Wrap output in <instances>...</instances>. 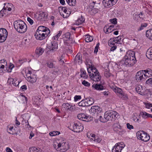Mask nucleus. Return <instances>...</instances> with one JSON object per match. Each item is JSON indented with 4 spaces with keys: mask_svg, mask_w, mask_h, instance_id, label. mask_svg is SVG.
<instances>
[{
    "mask_svg": "<svg viewBox=\"0 0 152 152\" xmlns=\"http://www.w3.org/2000/svg\"><path fill=\"white\" fill-rule=\"evenodd\" d=\"M14 26L15 29L20 33H24L27 30L26 25L23 20H19L15 21L14 23Z\"/></svg>",
    "mask_w": 152,
    "mask_h": 152,
    "instance_id": "f257e3e1",
    "label": "nucleus"
},
{
    "mask_svg": "<svg viewBox=\"0 0 152 152\" xmlns=\"http://www.w3.org/2000/svg\"><path fill=\"white\" fill-rule=\"evenodd\" d=\"M118 113L114 111L110 110L106 111L104 113V118L100 120L102 122H105L108 121H112L113 119L115 120L118 116Z\"/></svg>",
    "mask_w": 152,
    "mask_h": 152,
    "instance_id": "f03ea898",
    "label": "nucleus"
},
{
    "mask_svg": "<svg viewBox=\"0 0 152 152\" xmlns=\"http://www.w3.org/2000/svg\"><path fill=\"white\" fill-rule=\"evenodd\" d=\"M136 60L130 59L127 56H124L122 60L119 63V64L121 66H133L136 63Z\"/></svg>",
    "mask_w": 152,
    "mask_h": 152,
    "instance_id": "7ed1b4c3",
    "label": "nucleus"
},
{
    "mask_svg": "<svg viewBox=\"0 0 152 152\" xmlns=\"http://www.w3.org/2000/svg\"><path fill=\"white\" fill-rule=\"evenodd\" d=\"M136 135L138 139L144 142H147L150 139L149 134L143 131L137 132L136 133Z\"/></svg>",
    "mask_w": 152,
    "mask_h": 152,
    "instance_id": "20e7f679",
    "label": "nucleus"
},
{
    "mask_svg": "<svg viewBox=\"0 0 152 152\" xmlns=\"http://www.w3.org/2000/svg\"><path fill=\"white\" fill-rule=\"evenodd\" d=\"M58 9L60 15L62 16L63 18H67L70 14V12L69 11H68L66 7H59Z\"/></svg>",
    "mask_w": 152,
    "mask_h": 152,
    "instance_id": "39448f33",
    "label": "nucleus"
},
{
    "mask_svg": "<svg viewBox=\"0 0 152 152\" xmlns=\"http://www.w3.org/2000/svg\"><path fill=\"white\" fill-rule=\"evenodd\" d=\"M70 127L73 131L76 132H80L83 129V125L80 124H77L76 123H74L73 125L70 126Z\"/></svg>",
    "mask_w": 152,
    "mask_h": 152,
    "instance_id": "423d86ee",
    "label": "nucleus"
},
{
    "mask_svg": "<svg viewBox=\"0 0 152 152\" xmlns=\"http://www.w3.org/2000/svg\"><path fill=\"white\" fill-rule=\"evenodd\" d=\"M57 146V149L60 148V151L61 152H65L69 148L68 143L64 142L58 143Z\"/></svg>",
    "mask_w": 152,
    "mask_h": 152,
    "instance_id": "0eeeda50",
    "label": "nucleus"
},
{
    "mask_svg": "<svg viewBox=\"0 0 152 152\" xmlns=\"http://www.w3.org/2000/svg\"><path fill=\"white\" fill-rule=\"evenodd\" d=\"M117 0H103L102 3L106 7H110L114 5Z\"/></svg>",
    "mask_w": 152,
    "mask_h": 152,
    "instance_id": "6e6552de",
    "label": "nucleus"
},
{
    "mask_svg": "<svg viewBox=\"0 0 152 152\" xmlns=\"http://www.w3.org/2000/svg\"><path fill=\"white\" fill-rule=\"evenodd\" d=\"M123 145L120 142L116 144L112 149V152H121L124 146H124H122Z\"/></svg>",
    "mask_w": 152,
    "mask_h": 152,
    "instance_id": "1a4fd4ad",
    "label": "nucleus"
},
{
    "mask_svg": "<svg viewBox=\"0 0 152 152\" xmlns=\"http://www.w3.org/2000/svg\"><path fill=\"white\" fill-rule=\"evenodd\" d=\"M45 35L46 34L39 32V31H37L35 33L34 36L36 39L41 40L44 39L46 37Z\"/></svg>",
    "mask_w": 152,
    "mask_h": 152,
    "instance_id": "9d476101",
    "label": "nucleus"
},
{
    "mask_svg": "<svg viewBox=\"0 0 152 152\" xmlns=\"http://www.w3.org/2000/svg\"><path fill=\"white\" fill-rule=\"evenodd\" d=\"M102 109L98 106H93L91 107L90 112L93 114H98L102 111Z\"/></svg>",
    "mask_w": 152,
    "mask_h": 152,
    "instance_id": "9b49d317",
    "label": "nucleus"
},
{
    "mask_svg": "<svg viewBox=\"0 0 152 152\" xmlns=\"http://www.w3.org/2000/svg\"><path fill=\"white\" fill-rule=\"evenodd\" d=\"M77 118L83 121H88L90 120L89 117L84 113H80L77 115Z\"/></svg>",
    "mask_w": 152,
    "mask_h": 152,
    "instance_id": "f8f14e48",
    "label": "nucleus"
},
{
    "mask_svg": "<svg viewBox=\"0 0 152 152\" xmlns=\"http://www.w3.org/2000/svg\"><path fill=\"white\" fill-rule=\"evenodd\" d=\"M89 75L91 77H92V79H93V80L95 81H99L101 78V76L99 72L96 73H95L92 75L91 74H89Z\"/></svg>",
    "mask_w": 152,
    "mask_h": 152,
    "instance_id": "ddd939ff",
    "label": "nucleus"
},
{
    "mask_svg": "<svg viewBox=\"0 0 152 152\" xmlns=\"http://www.w3.org/2000/svg\"><path fill=\"white\" fill-rule=\"evenodd\" d=\"M51 46L50 47L49 49L51 52L56 51L58 48V44L55 41L51 42Z\"/></svg>",
    "mask_w": 152,
    "mask_h": 152,
    "instance_id": "4468645a",
    "label": "nucleus"
},
{
    "mask_svg": "<svg viewBox=\"0 0 152 152\" xmlns=\"http://www.w3.org/2000/svg\"><path fill=\"white\" fill-rule=\"evenodd\" d=\"M143 75L144 72L143 70L137 72L135 77L136 80L137 81H140L143 78Z\"/></svg>",
    "mask_w": 152,
    "mask_h": 152,
    "instance_id": "2eb2a0df",
    "label": "nucleus"
},
{
    "mask_svg": "<svg viewBox=\"0 0 152 152\" xmlns=\"http://www.w3.org/2000/svg\"><path fill=\"white\" fill-rule=\"evenodd\" d=\"M92 87L97 91H101L105 89V87L101 84H94L92 86Z\"/></svg>",
    "mask_w": 152,
    "mask_h": 152,
    "instance_id": "dca6fc26",
    "label": "nucleus"
},
{
    "mask_svg": "<svg viewBox=\"0 0 152 152\" xmlns=\"http://www.w3.org/2000/svg\"><path fill=\"white\" fill-rule=\"evenodd\" d=\"M135 53L134 51H129L127 52L125 56H127V57H129L130 59L136 60L135 57Z\"/></svg>",
    "mask_w": 152,
    "mask_h": 152,
    "instance_id": "f3484780",
    "label": "nucleus"
},
{
    "mask_svg": "<svg viewBox=\"0 0 152 152\" xmlns=\"http://www.w3.org/2000/svg\"><path fill=\"white\" fill-rule=\"evenodd\" d=\"M75 61L78 62L79 64H81L82 62V55L81 53H78L75 56Z\"/></svg>",
    "mask_w": 152,
    "mask_h": 152,
    "instance_id": "a211bd4d",
    "label": "nucleus"
},
{
    "mask_svg": "<svg viewBox=\"0 0 152 152\" xmlns=\"http://www.w3.org/2000/svg\"><path fill=\"white\" fill-rule=\"evenodd\" d=\"M144 75L145 77H148L152 76V70L150 69H148L146 70H143Z\"/></svg>",
    "mask_w": 152,
    "mask_h": 152,
    "instance_id": "6ab92c4d",
    "label": "nucleus"
},
{
    "mask_svg": "<svg viewBox=\"0 0 152 152\" xmlns=\"http://www.w3.org/2000/svg\"><path fill=\"white\" fill-rule=\"evenodd\" d=\"M114 131L116 132H120L121 130V126L118 123L114 124L113 125Z\"/></svg>",
    "mask_w": 152,
    "mask_h": 152,
    "instance_id": "aec40b11",
    "label": "nucleus"
},
{
    "mask_svg": "<svg viewBox=\"0 0 152 152\" xmlns=\"http://www.w3.org/2000/svg\"><path fill=\"white\" fill-rule=\"evenodd\" d=\"M146 55L148 59L152 60V47L148 49L146 52Z\"/></svg>",
    "mask_w": 152,
    "mask_h": 152,
    "instance_id": "412c9836",
    "label": "nucleus"
},
{
    "mask_svg": "<svg viewBox=\"0 0 152 152\" xmlns=\"http://www.w3.org/2000/svg\"><path fill=\"white\" fill-rule=\"evenodd\" d=\"M44 49L41 48H37L35 50V53L39 56L41 55L43 53Z\"/></svg>",
    "mask_w": 152,
    "mask_h": 152,
    "instance_id": "4be33fe9",
    "label": "nucleus"
},
{
    "mask_svg": "<svg viewBox=\"0 0 152 152\" xmlns=\"http://www.w3.org/2000/svg\"><path fill=\"white\" fill-rule=\"evenodd\" d=\"M65 37L64 38V43L67 44L68 45V43L67 42L69 40L70 37V33L69 32H67L65 34Z\"/></svg>",
    "mask_w": 152,
    "mask_h": 152,
    "instance_id": "5701e85b",
    "label": "nucleus"
},
{
    "mask_svg": "<svg viewBox=\"0 0 152 152\" xmlns=\"http://www.w3.org/2000/svg\"><path fill=\"white\" fill-rule=\"evenodd\" d=\"M0 35L7 37L8 35V32L7 30L4 28H0Z\"/></svg>",
    "mask_w": 152,
    "mask_h": 152,
    "instance_id": "b1692460",
    "label": "nucleus"
},
{
    "mask_svg": "<svg viewBox=\"0 0 152 152\" xmlns=\"http://www.w3.org/2000/svg\"><path fill=\"white\" fill-rule=\"evenodd\" d=\"M36 76L35 75H33L30 78H28L27 80L31 83H33L36 82L37 80Z\"/></svg>",
    "mask_w": 152,
    "mask_h": 152,
    "instance_id": "393cba45",
    "label": "nucleus"
},
{
    "mask_svg": "<svg viewBox=\"0 0 152 152\" xmlns=\"http://www.w3.org/2000/svg\"><path fill=\"white\" fill-rule=\"evenodd\" d=\"M86 101V99L82 100L80 102L78 103V104L79 106L82 107L88 106V104Z\"/></svg>",
    "mask_w": 152,
    "mask_h": 152,
    "instance_id": "a878e982",
    "label": "nucleus"
},
{
    "mask_svg": "<svg viewBox=\"0 0 152 152\" xmlns=\"http://www.w3.org/2000/svg\"><path fill=\"white\" fill-rule=\"evenodd\" d=\"M146 36L149 39L152 40V29L146 31Z\"/></svg>",
    "mask_w": 152,
    "mask_h": 152,
    "instance_id": "bb28decb",
    "label": "nucleus"
},
{
    "mask_svg": "<svg viewBox=\"0 0 152 152\" xmlns=\"http://www.w3.org/2000/svg\"><path fill=\"white\" fill-rule=\"evenodd\" d=\"M86 102H87L88 106L92 105L94 102V100L92 98H86Z\"/></svg>",
    "mask_w": 152,
    "mask_h": 152,
    "instance_id": "cd10ccee",
    "label": "nucleus"
},
{
    "mask_svg": "<svg viewBox=\"0 0 152 152\" xmlns=\"http://www.w3.org/2000/svg\"><path fill=\"white\" fill-rule=\"evenodd\" d=\"M85 19L83 18L82 16H81L80 18L78 19L76 22V25H79L83 23L85 21Z\"/></svg>",
    "mask_w": 152,
    "mask_h": 152,
    "instance_id": "c85d7f7f",
    "label": "nucleus"
},
{
    "mask_svg": "<svg viewBox=\"0 0 152 152\" xmlns=\"http://www.w3.org/2000/svg\"><path fill=\"white\" fill-rule=\"evenodd\" d=\"M118 96L123 100H126L128 99L127 94L124 92L122 93L121 94L118 95Z\"/></svg>",
    "mask_w": 152,
    "mask_h": 152,
    "instance_id": "c756f323",
    "label": "nucleus"
},
{
    "mask_svg": "<svg viewBox=\"0 0 152 152\" xmlns=\"http://www.w3.org/2000/svg\"><path fill=\"white\" fill-rule=\"evenodd\" d=\"M14 65L11 63L10 64V65L8 67V66H6V70L7 72H10L12 71V68L14 67Z\"/></svg>",
    "mask_w": 152,
    "mask_h": 152,
    "instance_id": "7c9ffc66",
    "label": "nucleus"
},
{
    "mask_svg": "<svg viewBox=\"0 0 152 152\" xmlns=\"http://www.w3.org/2000/svg\"><path fill=\"white\" fill-rule=\"evenodd\" d=\"M67 4L70 6H74L76 4V0H66Z\"/></svg>",
    "mask_w": 152,
    "mask_h": 152,
    "instance_id": "2f4dec72",
    "label": "nucleus"
},
{
    "mask_svg": "<svg viewBox=\"0 0 152 152\" xmlns=\"http://www.w3.org/2000/svg\"><path fill=\"white\" fill-rule=\"evenodd\" d=\"M136 91L139 94H140V93H142V86L139 85L137 86L135 88Z\"/></svg>",
    "mask_w": 152,
    "mask_h": 152,
    "instance_id": "473e14b6",
    "label": "nucleus"
},
{
    "mask_svg": "<svg viewBox=\"0 0 152 152\" xmlns=\"http://www.w3.org/2000/svg\"><path fill=\"white\" fill-rule=\"evenodd\" d=\"M93 37L89 35H86L85 41L87 42H90L93 40Z\"/></svg>",
    "mask_w": 152,
    "mask_h": 152,
    "instance_id": "72a5a7b5",
    "label": "nucleus"
},
{
    "mask_svg": "<svg viewBox=\"0 0 152 152\" xmlns=\"http://www.w3.org/2000/svg\"><path fill=\"white\" fill-rule=\"evenodd\" d=\"M9 129L10 132L8 131V132L9 134L13 135L16 133L13 126H10Z\"/></svg>",
    "mask_w": 152,
    "mask_h": 152,
    "instance_id": "f704fd0d",
    "label": "nucleus"
},
{
    "mask_svg": "<svg viewBox=\"0 0 152 152\" xmlns=\"http://www.w3.org/2000/svg\"><path fill=\"white\" fill-rule=\"evenodd\" d=\"M109 45L111 47V48L110 49L111 51H114L117 48V46L115 45V43L113 42L112 43V42L111 41L109 43Z\"/></svg>",
    "mask_w": 152,
    "mask_h": 152,
    "instance_id": "c9c22d12",
    "label": "nucleus"
},
{
    "mask_svg": "<svg viewBox=\"0 0 152 152\" xmlns=\"http://www.w3.org/2000/svg\"><path fill=\"white\" fill-rule=\"evenodd\" d=\"M114 91L115 93H117V94L118 96V95L121 94L123 92L121 89L117 87H116L115 88Z\"/></svg>",
    "mask_w": 152,
    "mask_h": 152,
    "instance_id": "e433bc0d",
    "label": "nucleus"
},
{
    "mask_svg": "<svg viewBox=\"0 0 152 152\" xmlns=\"http://www.w3.org/2000/svg\"><path fill=\"white\" fill-rule=\"evenodd\" d=\"M109 69L108 70L106 69L104 72V76L107 78L109 77L111 75V73L109 72Z\"/></svg>",
    "mask_w": 152,
    "mask_h": 152,
    "instance_id": "4c0bfd02",
    "label": "nucleus"
},
{
    "mask_svg": "<svg viewBox=\"0 0 152 152\" xmlns=\"http://www.w3.org/2000/svg\"><path fill=\"white\" fill-rule=\"evenodd\" d=\"M89 68H90V70L92 72V73L91 74V75L92 74H94V73H96L99 72L98 70L96 69V68L94 66H91L90 67H89Z\"/></svg>",
    "mask_w": 152,
    "mask_h": 152,
    "instance_id": "58836bf2",
    "label": "nucleus"
},
{
    "mask_svg": "<svg viewBox=\"0 0 152 152\" xmlns=\"http://www.w3.org/2000/svg\"><path fill=\"white\" fill-rule=\"evenodd\" d=\"M39 149L35 147L30 148L29 152H39Z\"/></svg>",
    "mask_w": 152,
    "mask_h": 152,
    "instance_id": "ea45409f",
    "label": "nucleus"
},
{
    "mask_svg": "<svg viewBox=\"0 0 152 152\" xmlns=\"http://www.w3.org/2000/svg\"><path fill=\"white\" fill-rule=\"evenodd\" d=\"M148 25L146 23H145L143 24H142L140 27L137 29V31H139L142 30H143L144 28L146 27Z\"/></svg>",
    "mask_w": 152,
    "mask_h": 152,
    "instance_id": "a19ab883",
    "label": "nucleus"
},
{
    "mask_svg": "<svg viewBox=\"0 0 152 152\" xmlns=\"http://www.w3.org/2000/svg\"><path fill=\"white\" fill-rule=\"evenodd\" d=\"M47 28L45 26H40L38 27L37 31H39V32L42 33V32H43L45 29H46V28Z\"/></svg>",
    "mask_w": 152,
    "mask_h": 152,
    "instance_id": "79ce46f5",
    "label": "nucleus"
},
{
    "mask_svg": "<svg viewBox=\"0 0 152 152\" xmlns=\"http://www.w3.org/2000/svg\"><path fill=\"white\" fill-rule=\"evenodd\" d=\"M62 33V31H59L58 33L55 36L53 37L52 38L53 40H57L59 37L61 35Z\"/></svg>",
    "mask_w": 152,
    "mask_h": 152,
    "instance_id": "37998d69",
    "label": "nucleus"
},
{
    "mask_svg": "<svg viewBox=\"0 0 152 152\" xmlns=\"http://www.w3.org/2000/svg\"><path fill=\"white\" fill-rule=\"evenodd\" d=\"M113 41H112V43L113 42L115 43H116L117 42L120 41L121 39V36H119L118 37H116L113 38Z\"/></svg>",
    "mask_w": 152,
    "mask_h": 152,
    "instance_id": "c03bdc74",
    "label": "nucleus"
},
{
    "mask_svg": "<svg viewBox=\"0 0 152 152\" xmlns=\"http://www.w3.org/2000/svg\"><path fill=\"white\" fill-rule=\"evenodd\" d=\"M140 114L143 118H148V113L146 112H140Z\"/></svg>",
    "mask_w": 152,
    "mask_h": 152,
    "instance_id": "a18cd8bd",
    "label": "nucleus"
},
{
    "mask_svg": "<svg viewBox=\"0 0 152 152\" xmlns=\"http://www.w3.org/2000/svg\"><path fill=\"white\" fill-rule=\"evenodd\" d=\"M60 134V132L57 131H53L50 132L49 133L50 135L52 136L58 135Z\"/></svg>",
    "mask_w": 152,
    "mask_h": 152,
    "instance_id": "49530a36",
    "label": "nucleus"
},
{
    "mask_svg": "<svg viewBox=\"0 0 152 152\" xmlns=\"http://www.w3.org/2000/svg\"><path fill=\"white\" fill-rule=\"evenodd\" d=\"M40 14L41 15V17H42V19H43L44 20L47 17V15L45 14V13L43 11L40 12Z\"/></svg>",
    "mask_w": 152,
    "mask_h": 152,
    "instance_id": "de8ad7c7",
    "label": "nucleus"
},
{
    "mask_svg": "<svg viewBox=\"0 0 152 152\" xmlns=\"http://www.w3.org/2000/svg\"><path fill=\"white\" fill-rule=\"evenodd\" d=\"M5 65L0 63V73L2 72L3 70L6 71V69H5Z\"/></svg>",
    "mask_w": 152,
    "mask_h": 152,
    "instance_id": "09e8293b",
    "label": "nucleus"
},
{
    "mask_svg": "<svg viewBox=\"0 0 152 152\" xmlns=\"http://www.w3.org/2000/svg\"><path fill=\"white\" fill-rule=\"evenodd\" d=\"M42 33L46 34V35H45V36H46L47 37L50 33V31L48 28H46V29H45V31H44L43 32H42Z\"/></svg>",
    "mask_w": 152,
    "mask_h": 152,
    "instance_id": "8fccbe9b",
    "label": "nucleus"
},
{
    "mask_svg": "<svg viewBox=\"0 0 152 152\" xmlns=\"http://www.w3.org/2000/svg\"><path fill=\"white\" fill-rule=\"evenodd\" d=\"M81 74L80 75L81 77L85 78H86L87 76H86V71L83 70H81Z\"/></svg>",
    "mask_w": 152,
    "mask_h": 152,
    "instance_id": "3c124183",
    "label": "nucleus"
},
{
    "mask_svg": "<svg viewBox=\"0 0 152 152\" xmlns=\"http://www.w3.org/2000/svg\"><path fill=\"white\" fill-rule=\"evenodd\" d=\"M7 37L0 35V42H3L6 39Z\"/></svg>",
    "mask_w": 152,
    "mask_h": 152,
    "instance_id": "603ef678",
    "label": "nucleus"
},
{
    "mask_svg": "<svg viewBox=\"0 0 152 152\" xmlns=\"http://www.w3.org/2000/svg\"><path fill=\"white\" fill-rule=\"evenodd\" d=\"M70 106V104L68 103H64L62 105V107L65 109L68 110V108Z\"/></svg>",
    "mask_w": 152,
    "mask_h": 152,
    "instance_id": "864d4df0",
    "label": "nucleus"
},
{
    "mask_svg": "<svg viewBox=\"0 0 152 152\" xmlns=\"http://www.w3.org/2000/svg\"><path fill=\"white\" fill-rule=\"evenodd\" d=\"M47 65L50 68H55L53 63L51 62H48L47 64Z\"/></svg>",
    "mask_w": 152,
    "mask_h": 152,
    "instance_id": "5fc2aeb1",
    "label": "nucleus"
},
{
    "mask_svg": "<svg viewBox=\"0 0 152 152\" xmlns=\"http://www.w3.org/2000/svg\"><path fill=\"white\" fill-rule=\"evenodd\" d=\"M145 83L148 85H152V77L148 79L146 81Z\"/></svg>",
    "mask_w": 152,
    "mask_h": 152,
    "instance_id": "6e6d98bb",
    "label": "nucleus"
},
{
    "mask_svg": "<svg viewBox=\"0 0 152 152\" xmlns=\"http://www.w3.org/2000/svg\"><path fill=\"white\" fill-rule=\"evenodd\" d=\"M82 84L86 86L89 87L90 86V84L87 81H86L85 80H84L82 82Z\"/></svg>",
    "mask_w": 152,
    "mask_h": 152,
    "instance_id": "4d7b16f0",
    "label": "nucleus"
},
{
    "mask_svg": "<svg viewBox=\"0 0 152 152\" xmlns=\"http://www.w3.org/2000/svg\"><path fill=\"white\" fill-rule=\"evenodd\" d=\"M114 30H115L114 28L113 29L112 31H110L109 29L108 28H105V27H104V30L106 34H108L110 33Z\"/></svg>",
    "mask_w": 152,
    "mask_h": 152,
    "instance_id": "13d9d810",
    "label": "nucleus"
},
{
    "mask_svg": "<svg viewBox=\"0 0 152 152\" xmlns=\"http://www.w3.org/2000/svg\"><path fill=\"white\" fill-rule=\"evenodd\" d=\"M19 84V82L16 80L15 79H14V81L13 83H12L13 85L15 86H18Z\"/></svg>",
    "mask_w": 152,
    "mask_h": 152,
    "instance_id": "bf43d9fd",
    "label": "nucleus"
},
{
    "mask_svg": "<svg viewBox=\"0 0 152 152\" xmlns=\"http://www.w3.org/2000/svg\"><path fill=\"white\" fill-rule=\"evenodd\" d=\"M99 43H98L96 44V46L95 47L94 52L95 54H97V52H98V48L99 46Z\"/></svg>",
    "mask_w": 152,
    "mask_h": 152,
    "instance_id": "052dcab7",
    "label": "nucleus"
},
{
    "mask_svg": "<svg viewBox=\"0 0 152 152\" xmlns=\"http://www.w3.org/2000/svg\"><path fill=\"white\" fill-rule=\"evenodd\" d=\"M117 19L116 18L110 19V21L113 24H115L117 23Z\"/></svg>",
    "mask_w": 152,
    "mask_h": 152,
    "instance_id": "680f3d73",
    "label": "nucleus"
},
{
    "mask_svg": "<svg viewBox=\"0 0 152 152\" xmlns=\"http://www.w3.org/2000/svg\"><path fill=\"white\" fill-rule=\"evenodd\" d=\"M4 7H5L6 8V10L7 9H8V7H9V6H12V5L10 3H4Z\"/></svg>",
    "mask_w": 152,
    "mask_h": 152,
    "instance_id": "e2e57ef3",
    "label": "nucleus"
},
{
    "mask_svg": "<svg viewBox=\"0 0 152 152\" xmlns=\"http://www.w3.org/2000/svg\"><path fill=\"white\" fill-rule=\"evenodd\" d=\"M81 96L80 95H76L74 97V100L75 102L77 101L78 100L81 99Z\"/></svg>",
    "mask_w": 152,
    "mask_h": 152,
    "instance_id": "0e129e2a",
    "label": "nucleus"
},
{
    "mask_svg": "<svg viewBox=\"0 0 152 152\" xmlns=\"http://www.w3.org/2000/svg\"><path fill=\"white\" fill-rule=\"evenodd\" d=\"M14 79L12 78H8V81H7V83H8L9 84H11V83L12 84V83H13L14 81Z\"/></svg>",
    "mask_w": 152,
    "mask_h": 152,
    "instance_id": "69168bd1",
    "label": "nucleus"
},
{
    "mask_svg": "<svg viewBox=\"0 0 152 152\" xmlns=\"http://www.w3.org/2000/svg\"><path fill=\"white\" fill-rule=\"evenodd\" d=\"M63 55H61V57L59 59V61L61 64H63L64 63V61L63 60Z\"/></svg>",
    "mask_w": 152,
    "mask_h": 152,
    "instance_id": "338daca9",
    "label": "nucleus"
},
{
    "mask_svg": "<svg viewBox=\"0 0 152 152\" xmlns=\"http://www.w3.org/2000/svg\"><path fill=\"white\" fill-rule=\"evenodd\" d=\"M135 122H138L139 123H142L143 121H142L140 117H139L137 118V120L135 121Z\"/></svg>",
    "mask_w": 152,
    "mask_h": 152,
    "instance_id": "774afa93",
    "label": "nucleus"
}]
</instances>
